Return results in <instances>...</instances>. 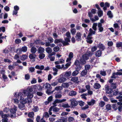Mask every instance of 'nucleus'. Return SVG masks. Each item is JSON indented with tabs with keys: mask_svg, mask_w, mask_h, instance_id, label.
I'll list each match as a JSON object with an SVG mask.
<instances>
[{
	"mask_svg": "<svg viewBox=\"0 0 122 122\" xmlns=\"http://www.w3.org/2000/svg\"><path fill=\"white\" fill-rule=\"evenodd\" d=\"M14 96L17 98H20V103L23 104L31 103V99L33 97V94L31 93H29L27 95H24L23 92H16Z\"/></svg>",
	"mask_w": 122,
	"mask_h": 122,
	"instance_id": "obj_1",
	"label": "nucleus"
},
{
	"mask_svg": "<svg viewBox=\"0 0 122 122\" xmlns=\"http://www.w3.org/2000/svg\"><path fill=\"white\" fill-rule=\"evenodd\" d=\"M92 55V54L88 52L83 55L80 60V63L82 65L85 64L86 63V61L88 59L89 56H90Z\"/></svg>",
	"mask_w": 122,
	"mask_h": 122,
	"instance_id": "obj_2",
	"label": "nucleus"
},
{
	"mask_svg": "<svg viewBox=\"0 0 122 122\" xmlns=\"http://www.w3.org/2000/svg\"><path fill=\"white\" fill-rule=\"evenodd\" d=\"M17 108L16 106L13 105L11 107L10 110V112L11 113L10 117L11 118H14L15 117L16 112L17 110Z\"/></svg>",
	"mask_w": 122,
	"mask_h": 122,
	"instance_id": "obj_3",
	"label": "nucleus"
},
{
	"mask_svg": "<svg viewBox=\"0 0 122 122\" xmlns=\"http://www.w3.org/2000/svg\"><path fill=\"white\" fill-rule=\"evenodd\" d=\"M71 38V34L69 32H67L66 33L65 35L64 36V39L65 42L67 43L66 44V45H69L68 42L70 41V39Z\"/></svg>",
	"mask_w": 122,
	"mask_h": 122,
	"instance_id": "obj_4",
	"label": "nucleus"
},
{
	"mask_svg": "<svg viewBox=\"0 0 122 122\" xmlns=\"http://www.w3.org/2000/svg\"><path fill=\"white\" fill-rule=\"evenodd\" d=\"M32 91V88L29 86L26 90H23L22 92L24 95H28L29 93H31L30 92H31Z\"/></svg>",
	"mask_w": 122,
	"mask_h": 122,
	"instance_id": "obj_5",
	"label": "nucleus"
},
{
	"mask_svg": "<svg viewBox=\"0 0 122 122\" xmlns=\"http://www.w3.org/2000/svg\"><path fill=\"white\" fill-rule=\"evenodd\" d=\"M54 42L55 44H58V43L61 44V43L64 46L66 45V44H67V43L65 42L64 41L61 39H55L54 40Z\"/></svg>",
	"mask_w": 122,
	"mask_h": 122,
	"instance_id": "obj_6",
	"label": "nucleus"
},
{
	"mask_svg": "<svg viewBox=\"0 0 122 122\" xmlns=\"http://www.w3.org/2000/svg\"><path fill=\"white\" fill-rule=\"evenodd\" d=\"M105 88L106 92L107 93L110 94L112 92V89L110 88L109 86L108 85H105Z\"/></svg>",
	"mask_w": 122,
	"mask_h": 122,
	"instance_id": "obj_7",
	"label": "nucleus"
},
{
	"mask_svg": "<svg viewBox=\"0 0 122 122\" xmlns=\"http://www.w3.org/2000/svg\"><path fill=\"white\" fill-rule=\"evenodd\" d=\"M27 47L25 46L22 47L21 48L18 49L17 52L19 51L18 53H20L22 51L25 52L27 51Z\"/></svg>",
	"mask_w": 122,
	"mask_h": 122,
	"instance_id": "obj_8",
	"label": "nucleus"
},
{
	"mask_svg": "<svg viewBox=\"0 0 122 122\" xmlns=\"http://www.w3.org/2000/svg\"><path fill=\"white\" fill-rule=\"evenodd\" d=\"M10 116L9 114H5L2 116V117L3 118L2 120V122H7L8 119L7 118L9 117Z\"/></svg>",
	"mask_w": 122,
	"mask_h": 122,
	"instance_id": "obj_9",
	"label": "nucleus"
},
{
	"mask_svg": "<svg viewBox=\"0 0 122 122\" xmlns=\"http://www.w3.org/2000/svg\"><path fill=\"white\" fill-rule=\"evenodd\" d=\"M81 33L79 32H77L76 34L75 37L76 40L77 41H80L81 40Z\"/></svg>",
	"mask_w": 122,
	"mask_h": 122,
	"instance_id": "obj_10",
	"label": "nucleus"
},
{
	"mask_svg": "<svg viewBox=\"0 0 122 122\" xmlns=\"http://www.w3.org/2000/svg\"><path fill=\"white\" fill-rule=\"evenodd\" d=\"M69 101L71 102V105L73 106H76L78 104L77 102L74 99H70Z\"/></svg>",
	"mask_w": 122,
	"mask_h": 122,
	"instance_id": "obj_11",
	"label": "nucleus"
},
{
	"mask_svg": "<svg viewBox=\"0 0 122 122\" xmlns=\"http://www.w3.org/2000/svg\"><path fill=\"white\" fill-rule=\"evenodd\" d=\"M86 41L87 42L90 44H91L92 43L93 41L92 40V37L91 35L90 34L88 35L87 36Z\"/></svg>",
	"mask_w": 122,
	"mask_h": 122,
	"instance_id": "obj_12",
	"label": "nucleus"
},
{
	"mask_svg": "<svg viewBox=\"0 0 122 122\" xmlns=\"http://www.w3.org/2000/svg\"><path fill=\"white\" fill-rule=\"evenodd\" d=\"M33 88L35 90L40 91L41 90L42 87L40 85H35L33 86Z\"/></svg>",
	"mask_w": 122,
	"mask_h": 122,
	"instance_id": "obj_13",
	"label": "nucleus"
},
{
	"mask_svg": "<svg viewBox=\"0 0 122 122\" xmlns=\"http://www.w3.org/2000/svg\"><path fill=\"white\" fill-rule=\"evenodd\" d=\"M73 57V54L72 52H71L69 55V57L67 59L66 61L67 62L70 61L72 58Z\"/></svg>",
	"mask_w": 122,
	"mask_h": 122,
	"instance_id": "obj_14",
	"label": "nucleus"
},
{
	"mask_svg": "<svg viewBox=\"0 0 122 122\" xmlns=\"http://www.w3.org/2000/svg\"><path fill=\"white\" fill-rule=\"evenodd\" d=\"M122 75V73L121 72H117L116 73H114L112 74V76L111 77L112 78H115L117 77L116 75L117 76L118 75Z\"/></svg>",
	"mask_w": 122,
	"mask_h": 122,
	"instance_id": "obj_15",
	"label": "nucleus"
},
{
	"mask_svg": "<svg viewBox=\"0 0 122 122\" xmlns=\"http://www.w3.org/2000/svg\"><path fill=\"white\" fill-rule=\"evenodd\" d=\"M81 69L79 68V67L76 68V70L74 71L72 73V75L73 76H76L79 73V71Z\"/></svg>",
	"mask_w": 122,
	"mask_h": 122,
	"instance_id": "obj_16",
	"label": "nucleus"
},
{
	"mask_svg": "<svg viewBox=\"0 0 122 122\" xmlns=\"http://www.w3.org/2000/svg\"><path fill=\"white\" fill-rule=\"evenodd\" d=\"M71 72L70 71H67L64 73H63L62 75H64V76L65 77H69L71 76Z\"/></svg>",
	"mask_w": 122,
	"mask_h": 122,
	"instance_id": "obj_17",
	"label": "nucleus"
},
{
	"mask_svg": "<svg viewBox=\"0 0 122 122\" xmlns=\"http://www.w3.org/2000/svg\"><path fill=\"white\" fill-rule=\"evenodd\" d=\"M74 65L77 66V67H79V68L81 69V66H80V63L78 60L76 59Z\"/></svg>",
	"mask_w": 122,
	"mask_h": 122,
	"instance_id": "obj_18",
	"label": "nucleus"
},
{
	"mask_svg": "<svg viewBox=\"0 0 122 122\" xmlns=\"http://www.w3.org/2000/svg\"><path fill=\"white\" fill-rule=\"evenodd\" d=\"M97 47L101 50L103 51L105 49V46L102 43H100L97 45Z\"/></svg>",
	"mask_w": 122,
	"mask_h": 122,
	"instance_id": "obj_19",
	"label": "nucleus"
},
{
	"mask_svg": "<svg viewBox=\"0 0 122 122\" xmlns=\"http://www.w3.org/2000/svg\"><path fill=\"white\" fill-rule=\"evenodd\" d=\"M98 27L99 31L102 32L103 30V28L102 26V25L101 23H98Z\"/></svg>",
	"mask_w": 122,
	"mask_h": 122,
	"instance_id": "obj_20",
	"label": "nucleus"
},
{
	"mask_svg": "<svg viewBox=\"0 0 122 122\" xmlns=\"http://www.w3.org/2000/svg\"><path fill=\"white\" fill-rule=\"evenodd\" d=\"M96 101L93 99H92L90 102H88V104L90 106H92L95 103Z\"/></svg>",
	"mask_w": 122,
	"mask_h": 122,
	"instance_id": "obj_21",
	"label": "nucleus"
},
{
	"mask_svg": "<svg viewBox=\"0 0 122 122\" xmlns=\"http://www.w3.org/2000/svg\"><path fill=\"white\" fill-rule=\"evenodd\" d=\"M53 53H51L49 54L48 55V57L50 58V60L51 61H53L54 60L55 57L54 56H52L53 55Z\"/></svg>",
	"mask_w": 122,
	"mask_h": 122,
	"instance_id": "obj_22",
	"label": "nucleus"
},
{
	"mask_svg": "<svg viewBox=\"0 0 122 122\" xmlns=\"http://www.w3.org/2000/svg\"><path fill=\"white\" fill-rule=\"evenodd\" d=\"M66 80V79L64 77H61L58 80V81L60 83H62Z\"/></svg>",
	"mask_w": 122,
	"mask_h": 122,
	"instance_id": "obj_23",
	"label": "nucleus"
},
{
	"mask_svg": "<svg viewBox=\"0 0 122 122\" xmlns=\"http://www.w3.org/2000/svg\"><path fill=\"white\" fill-rule=\"evenodd\" d=\"M102 54L101 51L100 50H98L96 52L95 55L96 57H98L101 56Z\"/></svg>",
	"mask_w": 122,
	"mask_h": 122,
	"instance_id": "obj_24",
	"label": "nucleus"
},
{
	"mask_svg": "<svg viewBox=\"0 0 122 122\" xmlns=\"http://www.w3.org/2000/svg\"><path fill=\"white\" fill-rule=\"evenodd\" d=\"M76 94V92L74 91H71L69 93V95L70 96H75Z\"/></svg>",
	"mask_w": 122,
	"mask_h": 122,
	"instance_id": "obj_25",
	"label": "nucleus"
},
{
	"mask_svg": "<svg viewBox=\"0 0 122 122\" xmlns=\"http://www.w3.org/2000/svg\"><path fill=\"white\" fill-rule=\"evenodd\" d=\"M44 51V49L42 47H40L38 49V51L39 53H43Z\"/></svg>",
	"mask_w": 122,
	"mask_h": 122,
	"instance_id": "obj_26",
	"label": "nucleus"
},
{
	"mask_svg": "<svg viewBox=\"0 0 122 122\" xmlns=\"http://www.w3.org/2000/svg\"><path fill=\"white\" fill-rule=\"evenodd\" d=\"M68 62L65 65V67H64V70H66L67 69L68 67L70 66L71 63V62L70 61Z\"/></svg>",
	"mask_w": 122,
	"mask_h": 122,
	"instance_id": "obj_27",
	"label": "nucleus"
},
{
	"mask_svg": "<svg viewBox=\"0 0 122 122\" xmlns=\"http://www.w3.org/2000/svg\"><path fill=\"white\" fill-rule=\"evenodd\" d=\"M36 55L34 53L31 54H30L29 55V57L30 59H35L36 57Z\"/></svg>",
	"mask_w": 122,
	"mask_h": 122,
	"instance_id": "obj_28",
	"label": "nucleus"
},
{
	"mask_svg": "<svg viewBox=\"0 0 122 122\" xmlns=\"http://www.w3.org/2000/svg\"><path fill=\"white\" fill-rule=\"evenodd\" d=\"M101 86L99 84L97 83H95L94 85V88L96 89H99Z\"/></svg>",
	"mask_w": 122,
	"mask_h": 122,
	"instance_id": "obj_29",
	"label": "nucleus"
},
{
	"mask_svg": "<svg viewBox=\"0 0 122 122\" xmlns=\"http://www.w3.org/2000/svg\"><path fill=\"white\" fill-rule=\"evenodd\" d=\"M43 86L44 87L45 86L46 89L48 90L50 89L51 87V85L49 83H47L45 84H44L43 85Z\"/></svg>",
	"mask_w": 122,
	"mask_h": 122,
	"instance_id": "obj_30",
	"label": "nucleus"
},
{
	"mask_svg": "<svg viewBox=\"0 0 122 122\" xmlns=\"http://www.w3.org/2000/svg\"><path fill=\"white\" fill-rule=\"evenodd\" d=\"M28 57L27 55H22L20 57V59L22 61H24Z\"/></svg>",
	"mask_w": 122,
	"mask_h": 122,
	"instance_id": "obj_31",
	"label": "nucleus"
},
{
	"mask_svg": "<svg viewBox=\"0 0 122 122\" xmlns=\"http://www.w3.org/2000/svg\"><path fill=\"white\" fill-rule=\"evenodd\" d=\"M60 103V99H56L54 101L53 104L55 106H56L57 105H56L57 103Z\"/></svg>",
	"mask_w": 122,
	"mask_h": 122,
	"instance_id": "obj_32",
	"label": "nucleus"
},
{
	"mask_svg": "<svg viewBox=\"0 0 122 122\" xmlns=\"http://www.w3.org/2000/svg\"><path fill=\"white\" fill-rule=\"evenodd\" d=\"M37 51V49L36 47H32L30 51L32 53L34 54L36 53Z\"/></svg>",
	"mask_w": 122,
	"mask_h": 122,
	"instance_id": "obj_33",
	"label": "nucleus"
},
{
	"mask_svg": "<svg viewBox=\"0 0 122 122\" xmlns=\"http://www.w3.org/2000/svg\"><path fill=\"white\" fill-rule=\"evenodd\" d=\"M59 122H67V120L66 118L62 117L61 119L58 120Z\"/></svg>",
	"mask_w": 122,
	"mask_h": 122,
	"instance_id": "obj_34",
	"label": "nucleus"
},
{
	"mask_svg": "<svg viewBox=\"0 0 122 122\" xmlns=\"http://www.w3.org/2000/svg\"><path fill=\"white\" fill-rule=\"evenodd\" d=\"M35 68L36 69L42 70L44 69V66L43 65L41 66H40L39 65H36V66Z\"/></svg>",
	"mask_w": 122,
	"mask_h": 122,
	"instance_id": "obj_35",
	"label": "nucleus"
},
{
	"mask_svg": "<svg viewBox=\"0 0 122 122\" xmlns=\"http://www.w3.org/2000/svg\"><path fill=\"white\" fill-rule=\"evenodd\" d=\"M46 52L49 54H50L52 52V49L50 47H48L46 49Z\"/></svg>",
	"mask_w": 122,
	"mask_h": 122,
	"instance_id": "obj_36",
	"label": "nucleus"
},
{
	"mask_svg": "<svg viewBox=\"0 0 122 122\" xmlns=\"http://www.w3.org/2000/svg\"><path fill=\"white\" fill-rule=\"evenodd\" d=\"M32 110L35 112H37L39 111V109L37 106H34L32 108Z\"/></svg>",
	"mask_w": 122,
	"mask_h": 122,
	"instance_id": "obj_37",
	"label": "nucleus"
},
{
	"mask_svg": "<svg viewBox=\"0 0 122 122\" xmlns=\"http://www.w3.org/2000/svg\"><path fill=\"white\" fill-rule=\"evenodd\" d=\"M103 12L101 9L98 10V15L99 17H101L103 15Z\"/></svg>",
	"mask_w": 122,
	"mask_h": 122,
	"instance_id": "obj_38",
	"label": "nucleus"
},
{
	"mask_svg": "<svg viewBox=\"0 0 122 122\" xmlns=\"http://www.w3.org/2000/svg\"><path fill=\"white\" fill-rule=\"evenodd\" d=\"M97 23H94L93 24L92 28L95 31H96L97 30Z\"/></svg>",
	"mask_w": 122,
	"mask_h": 122,
	"instance_id": "obj_39",
	"label": "nucleus"
},
{
	"mask_svg": "<svg viewBox=\"0 0 122 122\" xmlns=\"http://www.w3.org/2000/svg\"><path fill=\"white\" fill-rule=\"evenodd\" d=\"M39 57L40 59L44 58L45 56V55L44 53H40L39 56Z\"/></svg>",
	"mask_w": 122,
	"mask_h": 122,
	"instance_id": "obj_40",
	"label": "nucleus"
},
{
	"mask_svg": "<svg viewBox=\"0 0 122 122\" xmlns=\"http://www.w3.org/2000/svg\"><path fill=\"white\" fill-rule=\"evenodd\" d=\"M87 72V71L86 70H84L82 71L81 73V75L84 76L86 75Z\"/></svg>",
	"mask_w": 122,
	"mask_h": 122,
	"instance_id": "obj_41",
	"label": "nucleus"
},
{
	"mask_svg": "<svg viewBox=\"0 0 122 122\" xmlns=\"http://www.w3.org/2000/svg\"><path fill=\"white\" fill-rule=\"evenodd\" d=\"M107 15L110 18H112L113 17V15L111 11H109L108 12Z\"/></svg>",
	"mask_w": 122,
	"mask_h": 122,
	"instance_id": "obj_42",
	"label": "nucleus"
},
{
	"mask_svg": "<svg viewBox=\"0 0 122 122\" xmlns=\"http://www.w3.org/2000/svg\"><path fill=\"white\" fill-rule=\"evenodd\" d=\"M105 104V103L104 102L101 101L99 103V106L101 107H103Z\"/></svg>",
	"mask_w": 122,
	"mask_h": 122,
	"instance_id": "obj_43",
	"label": "nucleus"
},
{
	"mask_svg": "<svg viewBox=\"0 0 122 122\" xmlns=\"http://www.w3.org/2000/svg\"><path fill=\"white\" fill-rule=\"evenodd\" d=\"M71 32L72 35H74L76 32V29L73 28L71 30Z\"/></svg>",
	"mask_w": 122,
	"mask_h": 122,
	"instance_id": "obj_44",
	"label": "nucleus"
},
{
	"mask_svg": "<svg viewBox=\"0 0 122 122\" xmlns=\"http://www.w3.org/2000/svg\"><path fill=\"white\" fill-rule=\"evenodd\" d=\"M89 31L90 32V33L89 34V35L90 34L91 36L92 34H94L96 32V31H93L92 29L91 28H90L89 30Z\"/></svg>",
	"mask_w": 122,
	"mask_h": 122,
	"instance_id": "obj_45",
	"label": "nucleus"
},
{
	"mask_svg": "<svg viewBox=\"0 0 122 122\" xmlns=\"http://www.w3.org/2000/svg\"><path fill=\"white\" fill-rule=\"evenodd\" d=\"M62 95L59 93L56 94L55 96V97L56 98H61L62 97Z\"/></svg>",
	"mask_w": 122,
	"mask_h": 122,
	"instance_id": "obj_46",
	"label": "nucleus"
},
{
	"mask_svg": "<svg viewBox=\"0 0 122 122\" xmlns=\"http://www.w3.org/2000/svg\"><path fill=\"white\" fill-rule=\"evenodd\" d=\"M62 107L64 108L69 107L70 106L68 103H64L62 105Z\"/></svg>",
	"mask_w": 122,
	"mask_h": 122,
	"instance_id": "obj_47",
	"label": "nucleus"
},
{
	"mask_svg": "<svg viewBox=\"0 0 122 122\" xmlns=\"http://www.w3.org/2000/svg\"><path fill=\"white\" fill-rule=\"evenodd\" d=\"M78 80V78L76 77H72L71 79V80L74 82L77 81Z\"/></svg>",
	"mask_w": 122,
	"mask_h": 122,
	"instance_id": "obj_48",
	"label": "nucleus"
},
{
	"mask_svg": "<svg viewBox=\"0 0 122 122\" xmlns=\"http://www.w3.org/2000/svg\"><path fill=\"white\" fill-rule=\"evenodd\" d=\"M12 101L16 104H18L19 102V100L15 98L12 99Z\"/></svg>",
	"mask_w": 122,
	"mask_h": 122,
	"instance_id": "obj_49",
	"label": "nucleus"
},
{
	"mask_svg": "<svg viewBox=\"0 0 122 122\" xmlns=\"http://www.w3.org/2000/svg\"><path fill=\"white\" fill-rule=\"evenodd\" d=\"M60 49L59 47L58 46H56L53 48V50L55 52H57Z\"/></svg>",
	"mask_w": 122,
	"mask_h": 122,
	"instance_id": "obj_50",
	"label": "nucleus"
},
{
	"mask_svg": "<svg viewBox=\"0 0 122 122\" xmlns=\"http://www.w3.org/2000/svg\"><path fill=\"white\" fill-rule=\"evenodd\" d=\"M34 115V113L33 112H29L28 114V116L30 117H32Z\"/></svg>",
	"mask_w": 122,
	"mask_h": 122,
	"instance_id": "obj_51",
	"label": "nucleus"
},
{
	"mask_svg": "<svg viewBox=\"0 0 122 122\" xmlns=\"http://www.w3.org/2000/svg\"><path fill=\"white\" fill-rule=\"evenodd\" d=\"M118 107V105L116 104H113L112 105L113 108L115 110H116L117 109Z\"/></svg>",
	"mask_w": 122,
	"mask_h": 122,
	"instance_id": "obj_52",
	"label": "nucleus"
},
{
	"mask_svg": "<svg viewBox=\"0 0 122 122\" xmlns=\"http://www.w3.org/2000/svg\"><path fill=\"white\" fill-rule=\"evenodd\" d=\"M62 85L65 88L69 86L68 83H63L62 84Z\"/></svg>",
	"mask_w": 122,
	"mask_h": 122,
	"instance_id": "obj_53",
	"label": "nucleus"
},
{
	"mask_svg": "<svg viewBox=\"0 0 122 122\" xmlns=\"http://www.w3.org/2000/svg\"><path fill=\"white\" fill-rule=\"evenodd\" d=\"M95 57L91 58L90 62L93 64H95V62L96 60H95Z\"/></svg>",
	"mask_w": 122,
	"mask_h": 122,
	"instance_id": "obj_54",
	"label": "nucleus"
},
{
	"mask_svg": "<svg viewBox=\"0 0 122 122\" xmlns=\"http://www.w3.org/2000/svg\"><path fill=\"white\" fill-rule=\"evenodd\" d=\"M52 107H53V108L52 109V110L53 111L56 112L58 111H59V109L58 108H57L56 107H55L54 106H52Z\"/></svg>",
	"mask_w": 122,
	"mask_h": 122,
	"instance_id": "obj_55",
	"label": "nucleus"
},
{
	"mask_svg": "<svg viewBox=\"0 0 122 122\" xmlns=\"http://www.w3.org/2000/svg\"><path fill=\"white\" fill-rule=\"evenodd\" d=\"M24 104H23L22 103H21L19 104L18 105L19 108L20 109H21L24 107L25 106L24 105Z\"/></svg>",
	"mask_w": 122,
	"mask_h": 122,
	"instance_id": "obj_56",
	"label": "nucleus"
},
{
	"mask_svg": "<svg viewBox=\"0 0 122 122\" xmlns=\"http://www.w3.org/2000/svg\"><path fill=\"white\" fill-rule=\"evenodd\" d=\"M122 46V42H119L117 43L116 44V47H119Z\"/></svg>",
	"mask_w": 122,
	"mask_h": 122,
	"instance_id": "obj_57",
	"label": "nucleus"
},
{
	"mask_svg": "<svg viewBox=\"0 0 122 122\" xmlns=\"http://www.w3.org/2000/svg\"><path fill=\"white\" fill-rule=\"evenodd\" d=\"M113 95H114L116 96L118 94V91L117 90H115L113 91Z\"/></svg>",
	"mask_w": 122,
	"mask_h": 122,
	"instance_id": "obj_58",
	"label": "nucleus"
},
{
	"mask_svg": "<svg viewBox=\"0 0 122 122\" xmlns=\"http://www.w3.org/2000/svg\"><path fill=\"white\" fill-rule=\"evenodd\" d=\"M62 87L59 86L56 87L55 88V90L56 91H60L62 90Z\"/></svg>",
	"mask_w": 122,
	"mask_h": 122,
	"instance_id": "obj_59",
	"label": "nucleus"
},
{
	"mask_svg": "<svg viewBox=\"0 0 122 122\" xmlns=\"http://www.w3.org/2000/svg\"><path fill=\"white\" fill-rule=\"evenodd\" d=\"M68 120L69 122H71L74 121V119L72 117H69L68 118Z\"/></svg>",
	"mask_w": 122,
	"mask_h": 122,
	"instance_id": "obj_60",
	"label": "nucleus"
},
{
	"mask_svg": "<svg viewBox=\"0 0 122 122\" xmlns=\"http://www.w3.org/2000/svg\"><path fill=\"white\" fill-rule=\"evenodd\" d=\"M85 70L87 71V70H88L90 68V66L89 65H86L85 66Z\"/></svg>",
	"mask_w": 122,
	"mask_h": 122,
	"instance_id": "obj_61",
	"label": "nucleus"
},
{
	"mask_svg": "<svg viewBox=\"0 0 122 122\" xmlns=\"http://www.w3.org/2000/svg\"><path fill=\"white\" fill-rule=\"evenodd\" d=\"M3 61L5 62L10 63L11 62L10 60L7 59H4Z\"/></svg>",
	"mask_w": 122,
	"mask_h": 122,
	"instance_id": "obj_62",
	"label": "nucleus"
},
{
	"mask_svg": "<svg viewBox=\"0 0 122 122\" xmlns=\"http://www.w3.org/2000/svg\"><path fill=\"white\" fill-rule=\"evenodd\" d=\"M56 119L55 118L53 117H51L49 118V120L51 122H53L55 121Z\"/></svg>",
	"mask_w": 122,
	"mask_h": 122,
	"instance_id": "obj_63",
	"label": "nucleus"
},
{
	"mask_svg": "<svg viewBox=\"0 0 122 122\" xmlns=\"http://www.w3.org/2000/svg\"><path fill=\"white\" fill-rule=\"evenodd\" d=\"M116 98L118 99L119 101L122 102V96H119L116 97Z\"/></svg>",
	"mask_w": 122,
	"mask_h": 122,
	"instance_id": "obj_64",
	"label": "nucleus"
}]
</instances>
